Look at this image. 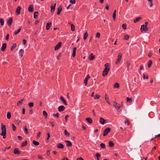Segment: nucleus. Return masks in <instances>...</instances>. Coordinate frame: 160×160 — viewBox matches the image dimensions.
<instances>
[{
    "instance_id": "obj_1",
    "label": "nucleus",
    "mask_w": 160,
    "mask_h": 160,
    "mask_svg": "<svg viewBox=\"0 0 160 160\" xmlns=\"http://www.w3.org/2000/svg\"><path fill=\"white\" fill-rule=\"evenodd\" d=\"M105 68L103 71L102 74V76L103 77L105 76L108 74L110 70V67L108 63H107L105 65Z\"/></svg>"
},
{
    "instance_id": "obj_2",
    "label": "nucleus",
    "mask_w": 160,
    "mask_h": 160,
    "mask_svg": "<svg viewBox=\"0 0 160 160\" xmlns=\"http://www.w3.org/2000/svg\"><path fill=\"white\" fill-rule=\"evenodd\" d=\"M1 130L2 133L0 135L3 136V138H6V126L5 125H3L2 123H1Z\"/></svg>"
},
{
    "instance_id": "obj_3",
    "label": "nucleus",
    "mask_w": 160,
    "mask_h": 160,
    "mask_svg": "<svg viewBox=\"0 0 160 160\" xmlns=\"http://www.w3.org/2000/svg\"><path fill=\"white\" fill-rule=\"evenodd\" d=\"M122 57V54L121 53H119L118 56V58L117 59V61L116 62V64H118L120 62Z\"/></svg>"
},
{
    "instance_id": "obj_4",
    "label": "nucleus",
    "mask_w": 160,
    "mask_h": 160,
    "mask_svg": "<svg viewBox=\"0 0 160 160\" xmlns=\"http://www.w3.org/2000/svg\"><path fill=\"white\" fill-rule=\"evenodd\" d=\"M110 131V128H107L105 129L103 131L104 133L103 134V136H107Z\"/></svg>"
},
{
    "instance_id": "obj_5",
    "label": "nucleus",
    "mask_w": 160,
    "mask_h": 160,
    "mask_svg": "<svg viewBox=\"0 0 160 160\" xmlns=\"http://www.w3.org/2000/svg\"><path fill=\"white\" fill-rule=\"evenodd\" d=\"M140 30L141 32L143 31L146 32L148 30V28L145 26L144 25H142L140 28Z\"/></svg>"
},
{
    "instance_id": "obj_6",
    "label": "nucleus",
    "mask_w": 160,
    "mask_h": 160,
    "mask_svg": "<svg viewBox=\"0 0 160 160\" xmlns=\"http://www.w3.org/2000/svg\"><path fill=\"white\" fill-rule=\"evenodd\" d=\"M90 78V76L89 75H88L86 77V78H85L84 80V82L85 83V86H87L88 84V81L89 80Z\"/></svg>"
},
{
    "instance_id": "obj_7",
    "label": "nucleus",
    "mask_w": 160,
    "mask_h": 160,
    "mask_svg": "<svg viewBox=\"0 0 160 160\" xmlns=\"http://www.w3.org/2000/svg\"><path fill=\"white\" fill-rule=\"evenodd\" d=\"M21 9V8L20 7L18 6L17 8L16 11V13L17 15H19Z\"/></svg>"
},
{
    "instance_id": "obj_8",
    "label": "nucleus",
    "mask_w": 160,
    "mask_h": 160,
    "mask_svg": "<svg viewBox=\"0 0 160 160\" xmlns=\"http://www.w3.org/2000/svg\"><path fill=\"white\" fill-rule=\"evenodd\" d=\"M28 10L30 12H32L34 10V7L32 5H30L28 9Z\"/></svg>"
},
{
    "instance_id": "obj_9",
    "label": "nucleus",
    "mask_w": 160,
    "mask_h": 160,
    "mask_svg": "<svg viewBox=\"0 0 160 160\" xmlns=\"http://www.w3.org/2000/svg\"><path fill=\"white\" fill-rule=\"evenodd\" d=\"M62 44V43L61 42H59L58 43L55 47V50H57L61 46Z\"/></svg>"
},
{
    "instance_id": "obj_10",
    "label": "nucleus",
    "mask_w": 160,
    "mask_h": 160,
    "mask_svg": "<svg viewBox=\"0 0 160 160\" xmlns=\"http://www.w3.org/2000/svg\"><path fill=\"white\" fill-rule=\"evenodd\" d=\"M56 6V4L55 3L54 4L53 6L52 5L51 6V12L52 13L55 10V8Z\"/></svg>"
},
{
    "instance_id": "obj_11",
    "label": "nucleus",
    "mask_w": 160,
    "mask_h": 160,
    "mask_svg": "<svg viewBox=\"0 0 160 160\" xmlns=\"http://www.w3.org/2000/svg\"><path fill=\"white\" fill-rule=\"evenodd\" d=\"M12 18H10L7 21V23L9 26H10L12 23Z\"/></svg>"
},
{
    "instance_id": "obj_12",
    "label": "nucleus",
    "mask_w": 160,
    "mask_h": 160,
    "mask_svg": "<svg viewBox=\"0 0 160 160\" xmlns=\"http://www.w3.org/2000/svg\"><path fill=\"white\" fill-rule=\"evenodd\" d=\"M7 44L6 43H3L1 48V50L2 52H3L5 51V49L6 48Z\"/></svg>"
},
{
    "instance_id": "obj_13",
    "label": "nucleus",
    "mask_w": 160,
    "mask_h": 160,
    "mask_svg": "<svg viewBox=\"0 0 160 160\" xmlns=\"http://www.w3.org/2000/svg\"><path fill=\"white\" fill-rule=\"evenodd\" d=\"M62 6H60L58 9V12H57V14L58 15H59L60 14V12L62 10Z\"/></svg>"
},
{
    "instance_id": "obj_14",
    "label": "nucleus",
    "mask_w": 160,
    "mask_h": 160,
    "mask_svg": "<svg viewBox=\"0 0 160 160\" xmlns=\"http://www.w3.org/2000/svg\"><path fill=\"white\" fill-rule=\"evenodd\" d=\"M65 142L66 143V145L68 147H71L72 146V143L69 141H65Z\"/></svg>"
},
{
    "instance_id": "obj_15",
    "label": "nucleus",
    "mask_w": 160,
    "mask_h": 160,
    "mask_svg": "<svg viewBox=\"0 0 160 160\" xmlns=\"http://www.w3.org/2000/svg\"><path fill=\"white\" fill-rule=\"evenodd\" d=\"M95 58V56L93 55L92 53H91L88 57V59L91 60H92Z\"/></svg>"
},
{
    "instance_id": "obj_16",
    "label": "nucleus",
    "mask_w": 160,
    "mask_h": 160,
    "mask_svg": "<svg viewBox=\"0 0 160 160\" xmlns=\"http://www.w3.org/2000/svg\"><path fill=\"white\" fill-rule=\"evenodd\" d=\"M64 109L65 108L63 106H60L58 107V110L59 112L63 111Z\"/></svg>"
},
{
    "instance_id": "obj_17",
    "label": "nucleus",
    "mask_w": 160,
    "mask_h": 160,
    "mask_svg": "<svg viewBox=\"0 0 160 160\" xmlns=\"http://www.w3.org/2000/svg\"><path fill=\"white\" fill-rule=\"evenodd\" d=\"M106 121V120L102 118H100V122L101 124H104L105 123Z\"/></svg>"
},
{
    "instance_id": "obj_18",
    "label": "nucleus",
    "mask_w": 160,
    "mask_h": 160,
    "mask_svg": "<svg viewBox=\"0 0 160 160\" xmlns=\"http://www.w3.org/2000/svg\"><path fill=\"white\" fill-rule=\"evenodd\" d=\"M57 147L59 148L63 149L64 148V145L61 143L58 144Z\"/></svg>"
},
{
    "instance_id": "obj_19",
    "label": "nucleus",
    "mask_w": 160,
    "mask_h": 160,
    "mask_svg": "<svg viewBox=\"0 0 160 160\" xmlns=\"http://www.w3.org/2000/svg\"><path fill=\"white\" fill-rule=\"evenodd\" d=\"M60 98L61 100L64 103V104L65 105H67L66 101L65 99L62 96H61Z\"/></svg>"
},
{
    "instance_id": "obj_20",
    "label": "nucleus",
    "mask_w": 160,
    "mask_h": 160,
    "mask_svg": "<svg viewBox=\"0 0 160 160\" xmlns=\"http://www.w3.org/2000/svg\"><path fill=\"white\" fill-rule=\"evenodd\" d=\"M76 49L77 48L76 47L74 48L73 49V53L72 54V56L73 57H74L75 56Z\"/></svg>"
},
{
    "instance_id": "obj_21",
    "label": "nucleus",
    "mask_w": 160,
    "mask_h": 160,
    "mask_svg": "<svg viewBox=\"0 0 160 160\" xmlns=\"http://www.w3.org/2000/svg\"><path fill=\"white\" fill-rule=\"evenodd\" d=\"M142 19V18L141 17H139L137 18H136L134 20V23H136L138 22L140 20H141Z\"/></svg>"
},
{
    "instance_id": "obj_22",
    "label": "nucleus",
    "mask_w": 160,
    "mask_h": 160,
    "mask_svg": "<svg viewBox=\"0 0 160 160\" xmlns=\"http://www.w3.org/2000/svg\"><path fill=\"white\" fill-rule=\"evenodd\" d=\"M86 120L90 124H91L92 122V120L91 118H86Z\"/></svg>"
},
{
    "instance_id": "obj_23",
    "label": "nucleus",
    "mask_w": 160,
    "mask_h": 160,
    "mask_svg": "<svg viewBox=\"0 0 160 160\" xmlns=\"http://www.w3.org/2000/svg\"><path fill=\"white\" fill-rule=\"evenodd\" d=\"M51 23H48L47 24V25H46V29L47 30H48L50 29L51 26Z\"/></svg>"
},
{
    "instance_id": "obj_24",
    "label": "nucleus",
    "mask_w": 160,
    "mask_h": 160,
    "mask_svg": "<svg viewBox=\"0 0 160 160\" xmlns=\"http://www.w3.org/2000/svg\"><path fill=\"white\" fill-rule=\"evenodd\" d=\"M105 100L106 101L108 104H110L109 101V98L108 96H107V94H106L105 96Z\"/></svg>"
},
{
    "instance_id": "obj_25",
    "label": "nucleus",
    "mask_w": 160,
    "mask_h": 160,
    "mask_svg": "<svg viewBox=\"0 0 160 160\" xmlns=\"http://www.w3.org/2000/svg\"><path fill=\"white\" fill-rule=\"evenodd\" d=\"M24 53V51L22 49H20L19 51V54L20 55L21 58L23 56V54Z\"/></svg>"
},
{
    "instance_id": "obj_26",
    "label": "nucleus",
    "mask_w": 160,
    "mask_h": 160,
    "mask_svg": "<svg viewBox=\"0 0 160 160\" xmlns=\"http://www.w3.org/2000/svg\"><path fill=\"white\" fill-rule=\"evenodd\" d=\"M14 153L15 154H19V152L18 151V149L17 148H15L14 151Z\"/></svg>"
},
{
    "instance_id": "obj_27",
    "label": "nucleus",
    "mask_w": 160,
    "mask_h": 160,
    "mask_svg": "<svg viewBox=\"0 0 160 160\" xmlns=\"http://www.w3.org/2000/svg\"><path fill=\"white\" fill-rule=\"evenodd\" d=\"M109 147H112L114 146V143L112 141H109Z\"/></svg>"
},
{
    "instance_id": "obj_28",
    "label": "nucleus",
    "mask_w": 160,
    "mask_h": 160,
    "mask_svg": "<svg viewBox=\"0 0 160 160\" xmlns=\"http://www.w3.org/2000/svg\"><path fill=\"white\" fill-rule=\"evenodd\" d=\"M24 100V99H21L20 100L18 101L17 102V105L19 106V104H22V102Z\"/></svg>"
},
{
    "instance_id": "obj_29",
    "label": "nucleus",
    "mask_w": 160,
    "mask_h": 160,
    "mask_svg": "<svg viewBox=\"0 0 160 160\" xmlns=\"http://www.w3.org/2000/svg\"><path fill=\"white\" fill-rule=\"evenodd\" d=\"M152 64V62L151 60H149L148 62V67L150 68L151 67Z\"/></svg>"
},
{
    "instance_id": "obj_30",
    "label": "nucleus",
    "mask_w": 160,
    "mask_h": 160,
    "mask_svg": "<svg viewBox=\"0 0 160 160\" xmlns=\"http://www.w3.org/2000/svg\"><path fill=\"white\" fill-rule=\"evenodd\" d=\"M38 12H35L34 13V18L35 19H36L37 18V16L38 15Z\"/></svg>"
},
{
    "instance_id": "obj_31",
    "label": "nucleus",
    "mask_w": 160,
    "mask_h": 160,
    "mask_svg": "<svg viewBox=\"0 0 160 160\" xmlns=\"http://www.w3.org/2000/svg\"><path fill=\"white\" fill-rule=\"evenodd\" d=\"M33 143L35 146H38L39 144V143L38 142L36 141L35 140L33 141Z\"/></svg>"
},
{
    "instance_id": "obj_32",
    "label": "nucleus",
    "mask_w": 160,
    "mask_h": 160,
    "mask_svg": "<svg viewBox=\"0 0 160 160\" xmlns=\"http://www.w3.org/2000/svg\"><path fill=\"white\" fill-rule=\"evenodd\" d=\"M7 117L8 119H10L11 117V114L9 112H8L7 113Z\"/></svg>"
},
{
    "instance_id": "obj_33",
    "label": "nucleus",
    "mask_w": 160,
    "mask_h": 160,
    "mask_svg": "<svg viewBox=\"0 0 160 160\" xmlns=\"http://www.w3.org/2000/svg\"><path fill=\"white\" fill-rule=\"evenodd\" d=\"M43 115L45 118H47L48 113L45 111H43Z\"/></svg>"
},
{
    "instance_id": "obj_34",
    "label": "nucleus",
    "mask_w": 160,
    "mask_h": 160,
    "mask_svg": "<svg viewBox=\"0 0 160 160\" xmlns=\"http://www.w3.org/2000/svg\"><path fill=\"white\" fill-rule=\"evenodd\" d=\"M16 47V44L14 43L12 46V47L11 48V50L12 51Z\"/></svg>"
},
{
    "instance_id": "obj_35",
    "label": "nucleus",
    "mask_w": 160,
    "mask_h": 160,
    "mask_svg": "<svg viewBox=\"0 0 160 160\" xmlns=\"http://www.w3.org/2000/svg\"><path fill=\"white\" fill-rule=\"evenodd\" d=\"M24 131L25 132L26 134H28V129L27 128L26 126H25V127H24Z\"/></svg>"
},
{
    "instance_id": "obj_36",
    "label": "nucleus",
    "mask_w": 160,
    "mask_h": 160,
    "mask_svg": "<svg viewBox=\"0 0 160 160\" xmlns=\"http://www.w3.org/2000/svg\"><path fill=\"white\" fill-rule=\"evenodd\" d=\"M88 36V34L87 32H85L84 33V37H83V39L84 40H85V39H87Z\"/></svg>"
},
{
    "instance_id": "obj_37",
    "label": "nucleus",
    "mask_w": 160,
    "mask_h": 160,
    "mask_svg": "<svg viewBox=\"0 0 160 160\" xmlns=\"http://www.w3.org/2000/svg\"><path fill=\"white\" fill-rule=\"evenodd\" d=\"M27 141H25V142L22 143V145H21V147H24L27 145Z\"/></svg>"
},
{
    "instance_id": "obj_38",
    "label": "nucleus",
    "mask_w": 160,
    "mask_h": 160,
    "mask_svg": "<svg viewBox=\"0 0 160 160\" xmlns=\"http://www.w3.org/2000/svg\"><path fill=\"white\" fill-rule=\"evenodd\" d=\"M100 155L99 153H97L95 155V156L97 157L98 160L99 159V158L100 157Z\"/></svg>"
},
{
    "instance_id": "obj_39",
    "label": "nucleus",
    "mask_w": 160,
    "mask_h": 160,
    "mask_svg": "<svg viewBox=\"0 0 160 160\" xmlns=\"http://www.w3.org/2000/svg\"><path fill=\"white\" fill-rule=\"evenodd\" d=\"M0 22L1 25L2 26L4 24V21L3 19L1 18L0 19Z\"/></svg>"
},
{
    "instance_id": "obj_40",
    "label": "nucleus",
    "mask_w": 160,
    "mask_h": 160,
    "mask_svg": "<svg viewBox=\"0 0 160 160\" xmlns=\"http://www.w3.org/2000/svg\"><path fill=\"white\" fill-rule=\"evenodd\" d=\"M71 29L72 31H75V26L73 24H71Z\"/></svg>"
},
{
    "instance_id": "obj_41",
    "label": "nucleus",
    "mask_w": 160,
    "mask_h": 160,
    "mask_svg": "<svg viewBox=\"0 0 160 160\" xmlns=\"http://www.w3.org/2000/svg\"><path fill=\"white\" fill-rule=\"evenodd\" d=\"M100 146L102 148H106L105 145L103 143H101L100 145Z\"/></svg>"
},
{
    "instance_id": "obj_42",
    "label": "nucleus",
    "mask_w": 160,
    "mask_h": 160,
    "mask_svg": "<svg viewBox=\"0 0 160 160\" xmlns=\"http://www.w3.org/2000/svg\"><path fill=\"white\" fill-rule=\"evenodd\" d=\"M64 134L66 135L67 136H69L70 135V133L68 132L66 130L64 131Z\"/></svg>"
},
{
    "instance_id": "obj_43",
    "label": "nucleus",
    "mask_w": 160,
    "mask_h": 160,
    "mask_svg": "<svg viewBox=\"0 0 160 160\" xmlns=\"http://www.w3.org/2000/svg\"><path fill=\"white\" fill-rule=\"evenodd\" d=\"M100 98V96L98 94H96L94 97V98L95 99H98Z\"/></svg>"
},
{
    "instance_id": "obj_44",
    "label": "nucleus",
    "mask_w": 160,
    "mask_h": 160,
    "mask_svg": "<svg viewBox=\"0 0 160 160\" xmlns=\"http://www.w3.org/2000/svg\"><path fill=\"white\" fill-rule=\"evenodd\" d=\"M34 104L33 102H31L28 104V106L30 108H31L33 106Z\"/></svg>"
},
{
    "instance_id": "obj_45",
    "label": "nucleus",
    "mask_w": 160,
    "mask_h": 160,
    "mask_svg": "<svg viewBox=\"0 0 160 160\" xmlns=\"http://www.w3.org/2000/svg\"><path fill=\"white\" fill-rule=\"evenodd\" d=\"M127 102L129 103H131L132 101V99L131 98H129V97H127L126 98Z\"/></svg>"
},
{
    "instance_id": "obj_46",
    "label": "nucleus",
    "mask_w": 160,
    "mask_h": 160,
    "mask_svg": "<svg viewBox=\"0 0 160 160\" xmlns=\"http://www.w3.org/2000/svg\"><path fill=\"white\" fill-rule=\"evenodd\" d=\"M21 31V28L18 29L17 31H16L14 32V34L15 35L17 34L19 32H20Z\"/></svg>"
},
{
    "instance_id": "obj_47",
    "label": "nucleus",
    "mask_w": 160,
    "mask_h": 160,
    "mask_svg": "<svg viewBox=\"0 0 160 160\" xmlns=\"http://www.w3.org/2000/svg\"><path fill=\"white\" fill-rule=\"evenodd\" d=\"M12 129L13 131H15L16 130V127L13 124H12Z\"/></svg>"
},
{
    "instance_id": "obj_48",
    "label": "nucleus",
    "mask_w": 160,
    "mask_h": 160,
    "mask_svg": "<svg viewBox=\"0 0 160 160\" xmlns=\"http://www.w3.org/2000/svg\"><path fill=\"white\" fill-rule=\"evenodd\" d=\"M119 84L117 83H116L114 85V88H119Z\"/></svg>"
},
{
    "instance_id": "obj_49",
    "label": "nucleus",
    "mask_w": 160,
    "mask_h": 160,
    "mask_svg": "<svg viewBox=\"0 0 160 160\" xmlns=\"http://www.w3.org/2000/svg\"><path fill=\"white\" fill-rule=\"evenodd\" d=\"M119 105L118 104V103L116 102H114V106L116 108H117L118 107V106H119Z\"/></svg>"
},
{
    "instance_id": "obj_50",
    "label": "nucleus",
    "mask_w": 160,
    "mask_h": 160,
    "mask_svg": "<svg viewBox=\"0 0 160 160\" xmlns=\"http://www.w3.org/2000/svg\"><path fill=\"white\" fill-rule=\"evenodd\" d=\"M124 39L125 40H127L129 38V36L128 35H124Z\"/></svg>"
},
{
    "instance_id": "obj_51",
    "label": "nucleus",
    "mask_w": 160,
    "mask_h": 160,
    "mask_svg": "<svg viewBox=\"0 0 160 160\" xmlns=\"http://www.w3.org/2000/svg\"><path fill=\"white\" fill-rule=\"evenodd\" d=\"M122 28L124 29H126L127 28L126 25L125 24H123L122 25Z\"/></svg>"
},
{
    "instance_id": "obj_52",
    "label": "nucleus",
    "mask_w": 160,
    "mask_h": 160,
    "mask_svg": "<svg viewBox=\"0 0 160 160\" xmlns=\"http://www.w3.org/2000/svg\"><path fill=\"white\" fill-rule=\"evenodd\" d=\"M70 2L72 4H75L76 3L75 0H70Z\"/></svg>"
},
{
    "instance_id": "obj_53",
    "label": "nucleus",
    "mask_w": 160,
    "mask_h": 160,
    "mask_svg": "<svg viewBox=\"0 0 160 160\" xmlns=\"http://www.w3.org/2000/svg\"><path fill=\"white\" fill-rule=\"evenodd\" d=\"M100 36V34L99 32H97L96 34V37L99 38Z\"/></svg>"
},
{
    "instance_id": "obj_54",
    "label": "nucleus",
    "mask_w": 160,
    "mask_h": 160,
    "mask_svg": "<svg viewBox=\"0 0 160 160\" xmlns=\"http://www.w3.org/2000/svg\"><path fill=\"white\" fill-rule=\"evenodd\" d=\"M38 158L39 159L42 160L43 159V158L42 157V156L41 155H39L38 156Z\"/></svg>"
},
{
    "instance_id": "obj_55",
    "label": "nucleus",
    "mask_w": 160,
    "mask_h": 160,
    "mask_svg": "<svg viewBox=\"0 0 160 160\" xmlns=\"http://www.w3.org/2000/svg\"><path fill=\"white\" fill-rule=\"evenodd\" d=\"M47 135L48 136V137L47 138V140H48L50 138V134L48 132L47 133Z\"/></svg>"
},
{
    "instance_id": "obj_56",
    "label": "nucleus",
    "mask_w": 160,
    "mask_h": 160,
    "mask_svg": "<svg viewBox=\"0 0 160 160\" xmlns=\"http://www.w3.org/2000/svg\"><path fill=\"white\" fill-rule=\"evenodd\" d=\"M59 113H57L56 114H53V115L54 116H56L57 117V118H58L59 117Z\"/></svg>"
},
{
    "instance_id": "obj_57",
    "label": "nucleus",
    "mask_w": 160,
    "mask_h": 160,
    "mask_svg": "<svg viewBox=\"0 0 160 160\" xmlns=\"http://www.w3.org/2000/svg\"><path fill=\"white\" fill-rule=\"evenodd\" d=\"M9 34H8L6 36V40L7 41H8V39H9Z\"/></svg>"
},
{
    "instance_id": "obj_58",
    "label": "nucleus",
    "mask_w": 160,
    "mask_h": 160,
    "mask_svg": "<svg viewBox=\"0 0 160 160\" xmlns=\"http://www.w3.org/2000/svg\"><path fill=\"white\" fill-rule=\"evenodd\" d=\"M121 106L120 105L118 106V107L117 108V109L118 111H120L121 110L120 109V108H121Z\"/></svg>"
},
{
    "instance_id": "obj_59",
    "label": "nucleus",
    "mask_w": 160,
    "mask_h": 160,
    "mask_svg": "<svg viewBox=\"0 0 160 160\" xmlns=\"http://www.w3.org/2000/svg\"><path fill=\"white\" fill-rule=\"evenodd\" d=\"M41 134V132H39L38 133V135H37V137H36L37 138H38L40 137Z\"/></svg>"
},
{
    "instance_id": "obj_60",
    "label": "nucleus",
    "mask_w": 160,
    "mask_h": 160,
    "mask_svg": "<svg viewBox=\"0 0 160 160\" xmlns=\"http://www.w3.org/2000/svg\"><path fill=\"white\" fill-rule=\"evenodd\" d=\"M22 42L23 45H25L26 42V40L25 39H23V40Z\"/></svg>"
},
{
    "instance_id": "obj_61",
    "label": "nucleus",
    "mask_w": 160,
    "mask_h": 160,
    "mask_svg": "<svg viewBox=\"0 0 160 160\" xmlns=\"http://www.w3.org/2000/svg\"><path fill=\"white\" fill-rule=\"evenodd\" d=\"M106 8L107 10H108L109 9V5L108 4H107L106 6Z\"/></svg>"
},
{
    "instance_id": "obj_62",
    "label": "nucleus",
    "mask_w": 160,
    "mask_h": 160,
    "mask_svg": "<svg viewBox=\"0 0 160 160\" xmlns=\"http://www.w3.org/2000/svg\"><path fill=\"white\" fill-rule=\"evenodd\" d=\"M116 16V14H115V13H113L112 17H113V18L114 20H115V19Z\"/></svg>"
},
{
    "instance_id": "obj_63",
    "label": "nucleus",
    "mask_w": 160,
    "mask_h": 160,
    "mask_svg": "<svg viewBox=\"0 0 160 160\" xmlns=\"http://www.w3.org/2000/svg\"><path fill=\"white\" fill-rule=\"evenodd\" d=\"M68 117H69L68 115H67L65 116V119L66 122H67V119H68Z\"/></svg>"
},
{
    "instance_id": "obj_64",
    "label": "nucleus",
    "mask_w": 160,
    "mask_h": 160,
    "mask_svg": "<svg viewBox=\"0 0 160 160\" xmlns=\"http://www.w3.org/2000/svg\"><path fill=\"white\" fill-rule=\"evenodd\" d=\"M77 160H84L82 158L80 157L78 158L77 159Z\"/></svg>"
}]
</instances>
